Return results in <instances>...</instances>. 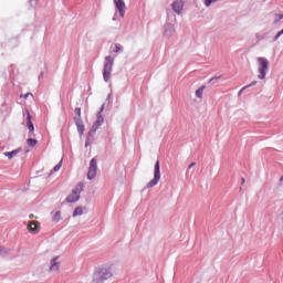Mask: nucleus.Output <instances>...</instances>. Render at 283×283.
Wrapping results in <instances>:
<instances>
[{
    "label": "nucleus",
    "mask_w": 283,
    "mask_h": 283,
    "mask_svg": "<svg viewBox=\"0 0 283 283\" xmlns=\"http://www.w3.org/2000/svg\"><path fill=\"white\" fill-rule=\"evenodd\" d=\"M76 216H83V208L81 207L75 208L73 212V217L76 218Z\"/></svg>",
    "instance_id": "nucleus-16"
},
{
    "label": "nucleus",
    "mask_w": 283,
    "mask_h": 283,
    "mask_svg": "<svg viewBox=\"0 0 283 283\" xmlns=\"http://www.w3.org/2000/svg\"><path fill=\"white\" fill-rule=\"evenodd\" d=\"M61 220V211H56L53 216V222H59Z\"/></svg>",
    "instance_id": "nucleus-18"
},
{
    "label": "nucleus",
    "mask_w": 283,
    "mask_h": 283,
    "mask_svg": "<svg viewBox=\"0 0 283 283\" xmlns=\"http://www.w3.org/2000/svg\"><path fill=\"white\" fill-rule=\"evenodd\" d=\"M160 182V161H156L155 164V174H154V179H151L147 184V189H151V187H156Z\"/></svg>",
    "instance_id": "nucleus-4"
},
{
    "label": "nucleus",
    "mask_w": 283,
    "mask_h": 283,
    "mask_svg": "<svg viewBox=\"0 0 283 283\" xmlns=\"http://www.w3.org/2000/svg\"><path fill=\"white\" fill-rule=\"evenodd\" d=\"M61 167H63V160H61L57 165H55V167L53 168V171H59Z\"/></svg>",
    "instance_id": "nucleus-21"
},
{
    "label": "nucleus",
    "mask_w": 283,
    "mask_h": 283,
    "mask_svg": "<svg viewBox=\"0 0 283 283\" xmlns=\"http://www.w3.org/2000/svg\"><path fill=\"white\" fill-rule=\"evenodd\" d=\"M21 148H18L15 150L9 151V153H4V156H7V158H9V160H12V158H14V156H17L18 154H20Z\"/></svg>",
    "instance_id": "nucleus-13"
},
{
    "label": "nucleus",
    "mask_w": 283,
    "mask_h": 283,
    "mask_svg": "<svg viewBox=\"0 0 283 283\" xmlns=\"http://www.w3.org/2000/svg\"><path fill=\"white\" fill-rule=\"evenodd\" d=\"M256 61L259 63L258 78L264 81V78H266V72L269 71V60H266V57H258Z\"/></svg>",
    "instance_id": "nucleus-2"
},
{
    "label": "nucleus",
    "mask_w": 283,
    "mask_h": 283,
    "mask_svg": "<svg viewBox=\"0 0 283 283\" xmlns=\"http://www.w3.org/2000/svg\"><path fill=\"white\" fill-rule=\"evenodd\" d=\"M98 275H99V280H109V279H112L113 275H114L112 273V265H109V264L103 265L99 269Z\"/></svg>",
    "instance_id": "nucleus-5"
},
{
    "label": "nucleus",
    "mask_w": 283,
    "mask_h": 283,
    "mask_svg": "<svg viewBox=\"0 0 283 283\" xmlns=\"http://www.w3.org/2000/svg\"><path fill=\"white\" fill-rule=\"evenodd\" d=\"M8 253V249L0 247V255Z\"/></svg>",
    "instance_id": "nucleus-25"
},
{
    "label": "nucleus",
    "mask_w": 283,
    "mask_h": 283,
    "mask_svg": "<svg viewBox=\"0 0 283 283\" xmlns=\"http://www.w3.org/2000/svg\"><path fill=\"white\" fill-rule=\"evenodd\" d=\"M74 122H75L78 134L83 135V133L85 132V125H83V119L77 117V118H74Z\"/></svg>",
    "instance_id": "nucleus-11"
},
{
    "label": "nucleus",
    "mask_w": 283,
    "mask_h": 283,
    "mask_svg": "<svg viewBox=\"0 0 283 283\" xmlns=\"http://www.w3.org/2000/svg\"><path fill=\"white\" fill-rule=\"evenodd\" d=\"M83 191V184H77L72 192L66 198V202H77L81 198V192Z\"/></svg>",
    "instance_id": "nucleus-3"
},
{
    "label": "nucleus",
    "mask_w": 283,
    "mask_h": 283,
    "mask_svg": "<svg viewBox=\"0 0 283 283\" xmlns=\"http://www.w3.org/2000/svg\"><path fill=\"white\" fill-rule=\"evenodd\" d=\"M52 174H53V170H51L50 176H52Z\"/></svg>",
    "instance_id": "nucleus-33"
},
{
    "label": "nucleus",
    "mask_w": 283,
    "mask_h": 283,
    "mask_svg": "<svg viewBox=\"0 0 283 283\" xmlns=\"http://www.w3.org/2000/svg\"><path fill=\"white\" fill-rule=\"evenodd\" d=\"M244 182H247V179L241 178V185H244Z\"/></svg>",
    "instance_id": "nucleus-29"
},
{
    "label": "nucleus",
    "mask_w": 283,
    "mask_h": 283,
    "mask_svg": "<svg viewBox=\"0 0 283 283\" xmlns=\"http://www.w3.org/2000/svg\"><path fill=\"white\" fill-rule=\"evenodd\" d=\"M96 169H97V163H96V159L93 158L90 163V168L87 172L88 180H94V178H96Z\"/></svg>",
    "instance_id": "nucleus-6"
},
{
    "label": "nucleus",
    "mask_w": 283,
    "mask_h": 283,
    "mask_svg": "<svg viewBox=\"0 0 283 283\" xmlns=\"http://www.w3.org/2000/svg\"><path fill=\"white\" fill-rule=\"evenodd\" d=\"M27 144L29 145V147H36V139L29 138L27 140Z\"/></svg>",
    "instance_id": "nucleus-17"
},
{
    "label": "nucleus",
    "mask_w": 283,
    "mask_h": 283,
    "mask_svg": "<svg viewBox=\"0 0 283 283\" xmlns=\"http://www.w3.org/2000/svg\"><path fill=\"white\" fill-rule=\"evenodd\" d=\"M282 34H283V29L276 33V35L274 36V41H277V39H280Z\"/></svg>",
    "instance_id": "nucleus-24"
},
{
    "label": "nucleus",
    "mask_w": 283,
    "mask_h": 283,
    "mask_svg": "<svg viewBox=\"0 0 283 283\" xmlns=\"http://www.w3.org/2000/svg\"><path fill=\"white\" fill-rule=\"evenodd\" d=\"M182 8H185V2L182 1H175L172 3V10L176 12V14H181Z\"/></svg>",
    "instance_id": "nucleus-9"
},
{
    "label": "nucleus",
    "mask_w": 283,
    "mask_h": 283,
    "mask_svg": "<svg viewBox=\"0 0 283 283\" xmlns=\"http://www.w3.org/2000/svg\"><path fill=\"white\" fill-rule=\"evenodd\" d=\"M169 27L171 28V30H174V25L169 24Z\"/></svg>",
    "instance_id": "nucleus-32"
},
{
    "label": "nucleus",
    "mask_w": 283,
    "mask_h": 283,
    "mask_svg": "<svg viewBox=\"0 0 283 283\" xmlns=\"http://www.w3.org/2000/svg\"><path fill=\"white\" fill-rule=\"evenodd\" d=\"M193 167H196V163H191V164L188 166V169H193Z\"/></svg>",
    "instance_id": "nucleus-27"
},
{
    "label": "nucleus",
    "mask_w": 283,
    "mask_h": 283,
    "mask_svg": "<svg viewBox=\"0 0 283 283\" xmlns=\"http://www.w3.org/2000/svg\"><path fill=\"white\" fill-rule=\"evenodd\" d=\"M114 3L119 12L120 17H125V1L123 0H114Z\"/></svg>",
    "instance_id": "nucleus-8"
},
{
    "label": "nucleus",
    "mask_w": 283,
    "mask_h": 283,
    "mask_svg": "<svg viewBox=\"0 0 283 283\" xmlns=\"http://www.w3.org/2000/svg\"><path fill=\"white\" fill-rule=\"evenodd\" d=\"M256 39L258 41H262V36H260L259 34H256Z\"/></svg>",
    "instance_id": "nucleus-30"
},
{
    "label": "nucleus",
    "mask_w": 283,
    "mask_h": 283,
    "mask_svg": "<svg viewBox=\"0 0 283 283\" xmlns=\"http://www.w3.org/2000/svg\"><path fill=\"white\" fill-rule=\"evenodd\" d=\"M29 218L32 220V218H34V214H30Z\"/></svg>",
    "instance_id": "nucleus-31"
},
{
    "label": "nucleus",
    "mask_w": 283,
    "mask_h": 283,
    "mask_svg": "<svg viewBox=\"0 0 283 283\" xmlns=\"http://www.w3.org/2000/svg\"><path fill=\"white\" fill-rule=\"evenodd\" d=\"M207 86H200L197 91H196V96L197 98H202V94H205V90Z\"/></svg>",
    "instance_id": "nucleus-14"
},
{
    "label": "nucleus",
    "mask_w": 283,
    "mask_h": 283,
    "mask_svg": "<svg viewBox=\"0 0 283 283\" xmlns=\"http://www.w3.org/2000/svg\"><path fill=\"white\" fill-rule=\"evenodd\" d=\"M214 77H212L210 81H213Z\"/></svg>",
    "instance_id": "nucleus-34"
},
{
    "label": "nucleus",
    "mask_w": 283,
    "mask_h": 283,
    "mask_svg": "<svg viewBox=\"0 0 283 283\" xmlns=\"http://www.w3.org/2000/svg\"><path fill=\"white\" fill-rule=\"evenodd\" d=\"M74 113H75V115H76L74 118H81V108L76 107V108L74 109Z\"/></svg>",
    "instance_id": "nucleus-22"
},
{
    "label": "nucleus",
    "mask_w": 283,
    "mask_h": 283,
    "mask_svg": "<svg viewBox=\"0 0 283 283\" xmlns=\"http://www.w3.org/2000/svg\"><path fill=\"white\" fill-rule=\"evenodd\" d=\"M216 1L218 0H205V6L209 8V6H211V3H216Z\"/></svg>",
    "instance_id": "nucleus-23"
},
{
    "label": "nucleus",
    "mask_w": 283,
    "mask_h": 283,
    "mask_svg": "<svg viewBox=\"0 0 283 283\" xmlns=\"http://www.w3.org/2000/svg\"><path fill=\"white\" fill-rule=\"evenodd\" d=\"M253 85H258V82L256 81H253L251 84H249L248 86H244L240 92L239 94L243 93L244 90H247L248 87H253Z\"/></svg>",
    "instance_id": "nucleus-20"
},
{
    "label": "nucleus",
    "mask_w": 283,
    "mask_h": 283,
    "mask_svg": "<svg viewBox=\"0 0 283 283\" xmlns=\"http://www.w3.org/2000/svg\"><path fill=\"white\" fill-rule=\"evenodd\" d=\"M113 52H115V53L120 52V44H115V49Z\"/></svg>",
    "instance_id": "nucleus-26"
},
{
    "label": "nucleus",
    "mask_w": 283,
    "mask_h": 283,
    "mask_svg": "<svg viewBox=\"0 0 283 283\" xmlns=\"http://www.w3.org/2000/svg\"><path fill=\"white\" fill-rule=\"evenodd\" d=\"M113 67H114V57H112V55H107L105 57L104 69H103V78L105 83H109V78H112Z\"/></svg>",
    "instance_id": "nucleus-1"
},
{
    "label": "nucleus",
    "mask_w": 283,
    "mask_h": 283,
    "mask_svg": "<svg viewBox=\"0 0 283 283\" xmlns=\"http://www.w3.org/2000/svg\"><path fill=\"white\" fill-rule=\"evenodd\" d=\"M51 271H59V262H56V259H53L51 261Z\"/></svg>",
    "instance_id": "nucleus-15"
},
{
    "label": "nucleus",
    "mask_w": 283,
    "mask_h": 283,
    "mask_svg": "<svg viewBox=\"0 0 283 283\" xmlns=\"http://www.w3.org/2000/svg\"><path fill=\"white\" fill-rule=\"evenodd\" d=\"M105 123V118H103V115H101V112L97 114V120L93 124V132H96Z\"/></svg>",
    "instance_id": "nucleus-10"
},
{
    "label": "nucleus",
    "mask_w": 283,
    "mask_h": 283,
    "mask_svg": "<svg viewBox=\"0 0 283 283\" xmlns=\"http://www.w3.org/2000/svg\"><path fill=\"white\" fill-rule=\"evenodd\" d=\"M28 96H32V93L24 94L23 98H28Z\"/></svg>",
    "instance_id": "nucleus-28"
},
{
    "label": "nucleus",
    "mask_w": 283,
    "mask_h": 283,
    "mask_svg": "<svg viewBox=\"0 0 283 283\" xmlns=\"http://www.w3.org/2000/svg\"><path fill=\"white\" fill-rule=\"evenodd\" d=\"M274 17V23H277L279 21H282L283 14L276 13L273 15Z\"/></svg>",
    "instance_id": "nucleus-19"
},
{
    "label": "nucleus",
    "mask_w": 283,
    "mask_h": 283,
    "mask_svg": "<svg viewBox=\"0 0 283 283\" xmlns=\"http://www.w3.org/2000/svg\"><path fill=\"white\" fill-rule=\"evenodd\" d=\"M27 229L30 231V233H39V231H41V223L36 221H30Z\"/></svg>",
    "instance_id": "nucleus-7"
},
{
    "label": "nucleus",
    "mask_w": 283,
    "mask_h": 283,
    "mask_svg": "<svg viewBox=\"0 0 283 283\" xmlns=\"http://www.w3.org/2000/svg\"><path fill=\"white\" fill-rule=\"evenodd\" d=\"M27 116H28L29 132L33 133L34 132V124H32V115H30L29 111H27Z\"/></svg>",
    "instance_id": "nucleus-12"
},
{
    "label": "nucleus",
    "mask_w": 283,
    "mask_h": 283,
    "mask_svg": "<svg viewBox=\"0 0 283 283\" xmlns=\"http://www.w3.org/2000/svg\"><path fill=\"white\" fill-rule=\"evenodd\" d=\"M281 180H283V177H281Z\"/></svg>",
    "instance_id": "nucleus-35"
}]
</instances>
